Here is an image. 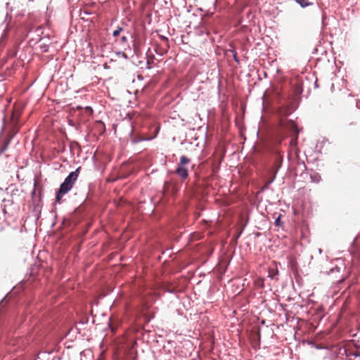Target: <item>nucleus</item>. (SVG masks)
<instances>
[{
	"label": "nucleus",
	"instance_id": "f257e3e1",
	"mask_svg": "<svg viewBox=\"0 0 360 360\" xmlns=\"http://www.w3.org/2000/svg\"><path fill=\"white\" fill-rule=\"evenodd\" d=\"M79 169L80 167L70 173V174L65 179V181L61 184L56 197V200L58 202H60L62 197L68 193L73 187L78 178Z\"/></svg>",
	"mask_w": 360,
	"mask_h": 360
},
{
	"label": "nucleus",
	"instance_id": "f03ea898",
	"mask_svg": "<svg viewBox=\"0 0 360 360\" xmlns=\"http://www.w3.org/2000/svg\"><path fill=\"white\" fill-rule=\"evenodd\" d=\"M280 125H281V127H285V128L288 129L289 130H290L295 135V139H297L298 133H299V130L297 129V125L295 124V123L293 121L288 120L286 122H284L283 120H281Z\"/></svg>",
	"mask_w": 360,
	"mask_h": 360
},
{
	"label": "nucleus",
	"instance_id": "7ed1b4c3",
	"mask_svg": "<svg viewBox=\"0 0 360 360\" xmlns=\"http://www.w3.org/2000/svg\"><path fill=\"white\" fill-rule=\"evenodd\" d=\"M174 173L177 174L182 179H186L188 176V171L186 169H176Z\"/></svg>",
	"mask_w": 360,
	"mask_h": 360
},
{
	"label": "nucleus",
	"instance_id": "20e7f679",
	"mask_svg": "<svg viewBox=\"0 0 360 360\" xmlns=\"http://www.w3.org/2000/svg\"><path fill=\"white\" fill-rule=\"evenodd\" d=\"M290 112H288V109L283 107L280 108L278 110V114L280 117V121L283 120V117H287Z\"/></svg>",
	"mask_w": 360,
	"mask_h": 360
},
{
	"label": "nucleus",
	"instance_id": "39448f33",
	"mask_svg": "<svg viewBox=\"0 0 360 360\" xmlns=\"http://www.w3.org/2000/svg\"><path fill=\"white\" fill-rule=\"evenodd\" d=\"M191 162V159L187 158L186 156L185 155H182L181 158H180V161H179V163H181V165H184V166H186L187 165H188L189 163Z\"/></svg>",
	"mask_w": 360,
	"mask_h": 360
},
{
	"label": "nucleus",
	"instance_id": "423d86ee",
	"mask_svg": "<svg viewBox=\"0 0 360 360\" xmlns=\"http://www.w3.org/2000/svg\"><path fill=\"white\" fill-rule=\"evenodd\" d=\"M278 274V269H269V277L275 278L276 276Z\"/></svg>",
	"mask_w": 360,
	"mask_h": 360
},
{
	"label": "nucleus",
	"instance_id": "0eeeda50",
	"mask_svg": "<svg viewBox=\"0 0 360 360\" xmlns=\"http://www.w3.org/2000/svg\"><path fill=\"white\" fill-rule=\"evenodd\" d=\"M123 28L118 27L115 30L113 31L112 35L115 37H117L120 35V34L122 32Z\"/></svg>",
	"mask_w": 360,
	"mask_h": 360
},
{
	"label": "nucleus",
	"instance_id": "6e6552de",
	"mask_svg": "<svg viewBox=\"0 0 360 360\" xmlns=\"http://www.w3.org/2000/svg\"><path fill=\"white\" fill-rule=\"evenodd\" d=\"M297 2L302 6L306 7L309 5L307 0H297Z\"/></svg>",
	"mask_w": 360,
	"mask_h": 360
},
{
	"label": "nucleus",
	"instance_id": "1a4fd4ad",
	"mask_svg": "<svg viewBox=\"0 0 360 360\" xmlns=\"http://www.w3.org/2000/svg\"><path fill=\"white\" fill-rule=\"evenodd\" d=\"M275 224H276V226H280V224H281V215H279V216L278 217V218L276 219V221H275Z\"/></svg>",
	"mask_w": 360,
	"mask_h": 360
},
{
	"label": "nucleus",
	"instance_id": "9d476101",
	"mask_svg": "<svg viewBox=\"0 0 360 360\" xmlns=\"http://www.w3.org/2000/svg\"><path fill=\"white\" fill-rule=\"evenodd\" d=\"M121 42L126 43L127 41V37L126 36H122L120 39Z\"/></svg>",
	"mask_w": 360,
	"mask_h": 360
},
{
	"label": "nucleus",
	"instance_id": "9b49d317",
	"mask_svg": "<svg viewBox=\"0 0 360 360\" xmlns=\"http://www.w3.org/2000/svg\"><path fill=\"white\" fill-rule=\"evenodd\" d=\"M186 167L184 165H181V163L179 162L177 165L176 169H186Z\"/></svg>",
	"mask_w": 360,
	"mask_h": 360
},
{
	"label": "nucleus",
	"instance_id": "f8f14e48",
	"mask_svg": "<svg viewBox=\"0 0 360 360\" xmlns=\"http://www.w3.org/2000/svg\"><path fill=\"white\" fill-rule=\"evenodd\" d=\"M86 112H89L91 114L93 112V110H92V108L91 107H86Z\"/></svg>",
	"mask_w": 360,
	"mask_h": 360
},
{
	"label": "nucleus",
	"instance_id": "ddd939ff",
	"mask_svg": "<svg viewBox=\"0 0 360 360\" xmlns=\"http://www.w3.org/2000/svg\"><path fill=\"white\" fill-rule=\"evenodd\" d=\"M122 57H124V58H127V54H126V53H122Z\"/></svg>",
	"mask_w": 360,
	"mask_h": 360
},
{
	"label": "nucleus",
	"instance_id": "4468645a",
	"mask_svg": "<svg viewBox=\"0 0 360 360\" xmlns=\"http://www.w3.org/2000/svg\"><path fill=\"white\" fill-rule=\"evenodd\" d=\"M276 161H277L278 162H281V160L280 157H278V156H277V157H276Z\"/></svg>",
	"mask_w": 360,
	"mask_h": 360
},
{
	"label": "nucleus",
	"instance_id": "2eb2a0df",
	"mask_svg": "<svg viewBox=\"0 0 360 360\" xmlns=\"http://www.w3.org/2000/svg\"><path fill=\"white\" fill-rule=\"evenodd\" d=\"M272 181H273V180L269 181L266 184V185L265 186V187L266 188V187L268 186V185L272 182Z\"/></svg>",
	"mask_w": 360,
	"mask_h": 360
}]
</instances>
